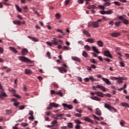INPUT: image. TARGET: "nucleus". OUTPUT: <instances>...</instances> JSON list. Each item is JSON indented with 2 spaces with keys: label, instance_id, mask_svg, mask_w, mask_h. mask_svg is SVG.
Returning <instances> with one entry per match:
<instances>
[{
  "label": "nucleus",
  "instance_id": "nucleus-25",
  "mask_svg": "<svg viewBox=\"0 0 129 129\" xmlns=\"http://www.w3.org/2000/svg\"><path fill=\"white\" fill-rule=\"evenodd\" d=\"M96 114L97 115H101V111L99 108L96 109Z\"/></svg>",
  "mask_w": 129,
  "mask_h": 129
},
{
  "label": "nucleus",
  "instance_id": "nucleus-44",
  "mask_svg": "<svg viewBox=\"0 0 129 129\" xmlns=\"http://www.w3.org/2000/svg\"><path fill=\"white\" fill-rule=\"evenodd\" d=\"M6 112L7 114H11L12 113V110H6Z\"/></svg>",
  "mask_w": 129,
  "mask_h": 129
},
{
  "label": "nucleus",
  "instance_id": "nucleus-61",
  "mask_svg": "<svg viewBox=\"0 0 129 129\" xmlns=\"http://www.w3.org/2000/svg\"><path fill=\"white\" fill-rule=\"evenodd\" d=\"M47 45H48V46H52V42H50L49 41L46 42Z\"/></svg>",
  "mask_w": 129,
  "mask_h": 129
},
{
  "label": "nucleus",
  "instance_id": "nucleus-42",
  "mask_svg": "<svg viewBox=\"0 0 129 129\" xmlns=\"http://www.w3.org/2000/svg\"><path fill=\"white\" fill-rule=\"evenodd\" d=\"M15 7L16 8V10H17V11H18V12H20V13H21V12H22V9H21V8H20V7H19V6L17 5H15Z\"/></svg>",
  "mask_w": 129,
  "mask_h": 129
},
{
  "label": "nucleus",
  "instance_id": "nucleus-38",
  "mask_svg": "<svg viewBox=\"0 0 129 129\" xmlns=\"http://www.w3.org/2000/svg\"><path fill=\"white\" fill-rule=\"evenodd\" d=\"M89 80H91V81H96V79L94 78L92 76L89 77Z\"/></svg>",
  "mask_w": 129,
  "mask_h": 129
},
{
  "label": "nucleus",
  "instance_id": "nucleus-50",
  "mask_svg": "<svg viewBox=\"0 0 129 129\" xmlns=\"http://www.w3.org/2000/svg\"><path fill=\"white\" fill-rule=\"evenodd\" d=\"M2 96H6V93L5 92L1 93V94H0V98H2Z\"/></svg>",
  "mask_w": 129,
  "mask_h": 129
},
{
  "label": "nucleus",
  "instance_id": "nucleus-29",
  "mask_svg": "<svg viewBox=\"0 0 129 129\" xmlns=\"http://www.w3.org/2000/svg\"><path fill=\"white\" fill-rule=\"evenodd\" d=\"M13 24L14 25H18L19 26H21V22L20 21L15 20L13 21Z\"/></svg>",
  "mask_w": 129,
  "mask_h": 129
},
{
  "label": "nucleus",
  "instance_id": "nucleus-48",
  "mask_svg": "<svg viewBox=\"0 0 129 129\" xmlns=\"http://www.w3.org/2000/svg\"><path fill=\"white\" fill-rule=\"evenodd\" d=\"M62 50L64 51V50H69V48L66 46H63V47L62 48Z\"/></svg>",
  "mask_w": 129,
  "mask_h": 129
},
{
  "label": "nucleus",
  "instance_id": "nucleus-10",
  "mask_svg": "<svg viewBox=\"0 0 129 129\" xmlns=\"http://www.w3.org/2000/svg\"><path fill=\"white\" fill-rule=\"evenodd\" d=\"M104 107L108 109L110 111H112V110H113V107L107 104H105Z\"/></svg>",
  "mask_w": 129,
  "mask_h": 129
},
{
  "label": "nucleus",
  "instance_id": "nucleus-53",
  "mask_svg": "<svg viewBox=\"0 0 129 129\" xmlns=\"http://www.w3.org/2000/svg\"><path fill=\"white\" fill-rule=\"evenodd\" d=\"M52 85H53L54 87H55V88H58V85L57 84H56V83H53L52 84Z\"/></svg>",
  "mask_w": 129,
  "mask_h": 129
},
{
  "label": "nucleus",
  "instance_id": "nucleus-8",
  "mask_svg": "<svg viewBox=\"0 0 129 129\" xmlns=\"http://www.w3.org/2000/svg\"><path fill=\"white\" fill-rule=\"evenodd\" d=\"M102 80H103V81H104V82L106 84H107L108 85H111V83L110 82V81H109V80H108V79H106L105 78H102Z\"/></svg>",
  "mask_w": 129,
  "mask_h": 129
},
{
  "label": "nucleus",
  "instance_id": "nucleus-1",
  "mask_svg": "<svg viewBox=\"0 0 129 129\" xmlns=\"http://www.w3.org/2000/svg\"><path fill=\"white\" fill-rule=\"evenodd\" d=\"M92 88L95 90H96V88H99V89H101V90H102V91H103L104 92H106V90H105V87L100 85H98L96 87L94 86H93Z\"/></svg>",
  "mask_w": 129,
  "mask_h": 129
},
{
  "label": "nucleus",
  "instance_id": "nucleus-32",
  "mask_svg": "<svg viewBox=\"0 0 129 129\" xmlns=\"http://www.w3.org/2000/svg\"><path fill=\"white\" fill-rule=\"evenodd\" d=\"M51 124L53 125V126H57V124H58V122L57 121V120H54V121L51 122Z\"/></svg>",
  "mask_w": 129,
  "mask_h": 129
},
{
  "label": "nucleus",
  "instance_id": "nucleus-52",
  "mask_svg": "<svg viewBox=\"0 0 129 129\" xmlns=\"http://www.w3.org/2000/svg\"><path fill=\"white\" fill-rule=\"evenodd\" d=\"M85 82H89V78H86L84 79Z\"/></svg>",
  "mask_w": 129,
  "mask_h": 129
},
{
  "label": "nucleus",
  "instance_id": "nucleus-13",
  "mask_svg": "<svg viewBox=\"0 0 129 129\" xmlns=\"http://www.w3.org/2000/svg\"><path fill=\"white\" fill-rule=\"evenodd\" d=\"M84 120H85V121H87L88 122H91V123H93V121L92 120V119H90V118L87 116L84 117Z\"/></svg>",
  "mask_w": 129,
  "mask_h": 129
},
{
  "label": "nucleus",
  "instance_id": "nucleus-46",
  "mask_svg": "<svg viewBox=\"0 0 129 129\" xmlns=\"http://www.w3.org/2000/svg\"><path fill=\"white\" fill-rule=\"evenodd\" d=\"M100 13L101 15H106V11H100Z\"/></svg>",
  "mask_w": 129,
  "mask_h": 129
},
{
  "label": "nucleus",
  "instance_id": "nucleus-6",
  "mask_svg": "<svg viewBox=\"0 0 129 129\" xmlns=\"http://www.w3.org/2000/svg\"><path fill=\"white\" fill-rule=\"evenodd\" d=\"M91 26L93 27V28H97L99 27V24H98V22H91Z\"/></svg>",
  "mask_w": 129,
  "mask_h": 129
},
{
  "label": "nucleus",
  "instance_id": "nucleus-18",
  "mask_svg": "<svg viewBox=\"0 0 129 129\" xmlns=\"http://www.w3.org/2000/svg\"><path fill=\"white\" fill-rule=\"evenodd\" d=\"M92 49L94 52H95L96 53H97V54H100V52L98 51V49H97V47L96 46H92Z\"/></svg>",
  "mask_w": 129,
  "mask_h": 129
},
{
  "label": "nucleus",
  "instance_id": "nucleus-11",
  "mask_svg": "<svg viewBox=\"0 0 129 129\" xmlns=\"http://www.w3.org/2000/svg\"><path fill=\"white\" fill-rule=\"evenodd\" d=\"M62 106L64 108H68L69 109H72L73 106L72 105H68L67 104H62Z\"/></svg>",
  "mask_w": 129,
  "mask_h": 129
},
{
  "label": "nucleus",
  "instance_id": "nucleus-22",
  "mask_svg": "<svg viewBox=\"0 0 129 129\" xmlns=\"http://www.w3.org/2000/svg\"><path fill=\"white\" fill-rule=\"evenodd\" d=\"M87 9H88L89 10H94L96 9V6H95V5H90L87 7Z\"/></svg>",
  "mask_w": 129,
  "mask_h": 129
},
{
  "label": "nucleus",
  "instance_id": "nucleus-41",
  "mask_svg": "<svg viewBox=\"0 0 129 129\" xmlns=\"http://www.w3.org/2000/svg\"><path fill=\"white\" fill-rule=\"evenodd\" d=\"M56 94L59 95V96H60L61 97H63V94L61 92H56Z\"/></svg>",
  "mask_w": 129,
  "mask_h": 129
},
{
  "label": "nucleus",
  "instance_id": "nucleus-27",
  "mask_svg": "<svg viewBox=\"0 0 129 129\" xmlns=\"http://www.w3.org/2000/svg\"><path fill=\"white\" fill-rule=\"evenodd\" d=\"M121 105H122V106H123V107H128L129 108V104L127 103H121Z\"/></svg>",
  "mask_w": 129,
  "mask_h": 129
},
{
  "label": "nucleus",
  "instance_id": "nucleus-47",
  "mask_svg": "<svg viewBox=\"0 0 129 129\" xmlns=\"http://www.w3.org/2000/svg\"><path fill=\"white\" fill-rule=\"evenodd\" d=\"M75 116H76L77 117H81V114H79V113H75Z\"/></svg>",
  "mask_w": 129,
  "mask_h": 129
},
{
  "label": "nucleus",
  "instance_id": "nucleus-35",
  "mask_svg": "<svg viewBox=\"0 0 129 129\" xmlns=\"http://www.w3.org/2000/svg\"><path fill=\"white\" fill-rule=\"evenodd\" d=\"M117 82H118L119 84H121V83H122V78H118Z\"/></svg>",
  "mask_w": 129,
  "mask_h": 129
},
{
  "label": "nucleus",
  "instance_id": "nucleus-64",
  "mask_svg": "<svg viewBox=\"0 0 129 129\" xmlns=\"http://www.w3.org/2000/svg\"><path fill=\"white\" fill-rule=\"evenodd\" d=\"M105 61H106L107 62H110L111 60L109 59V58H104Z\"/></svg>",
  "mask_w": 129,
  "mask_h": 129
},
{
  "label": "nucleus",
  "instance_id": "nucleus-24",
  "mask_svg": "<svg viewBox=\"0 0 129 129\" xmlns=\"http://www.w3.org/2000/svg\"><path fill=\"white\" fill-rule=\"evenodd\" d=\"M12 92L13 93V94H14V96H15V97H17V98H21V96H20V95L15 94V93H16V90H14V89H12Z\"/></svg>",
  "mask_w": 129,
  "mask_h": 129
},
{
  "label": "nucleus",
  "instance_id": "nucleus-4",
  "mask_svg": "<svg viewBox=\"0 0 129 129\" xmlns=\"http://www.w3.org/2000/svg\"><path fill=\"white\" fill-rule=\"evenodd\" d=\"M53 40H51V44L52 45H58V42H60V43H62V41L60 40H58V41H57V38H53Z\"/></svg>",
  "mask_w": 129,
  "mask_h": 129
},
{
  "label": "nucleus",
  "instance_id": "nucleus-31",
  "mask_svg": "<svg viewBox=\"0 0 129 129\" xmlns=\"http://www.w3.org/2000/svg\"><path fill=\"white\" fill-rule=\"evenodd\" d=\"M9 49L12 51V52H14V53H18V50H17V49H16V48H15L14 47H10Z\"/></svg>",
  "mask_w": 129,
  "mask_h": 129
},
{
  "label": "nucleus",
  "instance_id": "nucleus-45",
  "mask_svg": "<svg viewBox=\"0 0 129 129\" xmlns=\"http://www.w3.org/2000/svg\"><path fill=\"white\" fill-rule=\"evenodd\" d=\"M77 3L78 4H80L81 5H82V4H84V0H78Z\"/></svg>",
  "mask_w": 129,
  "mask_h": 129
},
{
  "label": "nucleus",
  "instance_id": "nucleus-56",
  "mask_svg": "<svg viewBox=\"0 0 129 129\" xmlns=\"http://www.w3.org/2000/svg\"><path fill=\"white\" fill-rule=\"evenodd\" d=\"M119 63H120L121 67H124V63H123V62L121 61L119 62Z\"/></svg>",
  "mask_w": 129,
  "mask_h": 129
},
{
  "label": "nucleus",
  "instance_id": "nucleus-55",
  "mask_svg": "<svg viewBox=\"0 0 129 129\" xmlns=\"http://www.w3.org/2000/svg\"><path fill=\"white\" fill-rule=\"evenodd\" d=\"M0 53L3 54L4 53V48L0 46Z\"/></svg>",
  "mask_w": 129,
  "mask_h": 129
},
{
  "label": "nucleus",
  "instance_id": "nucleus-15",
  "mask_svg": "<svg viewBox=\"0 0 129 129\" xmlns=\"http://www.w3.org/2000/svg\"><path fill=\"white\" fill-rule=\"evenodd\" d=\"M72 60L74 61H76L77 62H79V63H81V60L80 58L76 57V56H73L72 57Z\"/></svg>",
  "mask_w": 129,
  "mask_h": 129
},
{
  "label": "nucleus",
  "instance_id": "nucleus-59",
  "mask_svg": "<svg viewBox=\"0 0 129 129\" xmlns=\"http://www.w3.org/2000/svg\"><path fill=\"white\" fill-rule=\"evenodd\" d=\"M22 126H27L28 125V123H21Z\"/></svg>",
  "mask_w": 129,
  "mask_h": 129
},
{
  "label": "nucleus",
  "instance_id": "nucleus-28",
  "mask_svg": "<svg viewBox=\"0 0 129 129\" xmlns=\"http://www.w3.org/2000/svg\"><path fill=\"white\" fill-rule=\"evenodd\" d=\"M25 74H26L27 75H29L32 73V71H31V70L26 69L25 70Z\"/></svg>",
  "mask_w": 129,
  "mask_h": 129
},
{
  "label": "nucleus",
  "instance_id": "nucleus-57",
  "mask_svg": "<svg viewBox=\"0 0 129 129\" xmlns=\"http://www.w3.org/2000/svg\"><path fill=\"white\" fill-rule=\"evenodd\" d=\"M114 4H115L116 6H121L120 3L119 2H115L114 3Z\"/></svg>",
  "mask_w": 129,
  "mask_h": 129
},
{
  "label": "nucleus",
  "instance_id": "nucleus-37",
  "mask_svg": "<svg viewBox=\"0 0 129 129\" xmlns=\"http://www.w3.org/2000/svg\"><path fill=\"white\" fill-rule=\"evenodd\" d=\"M90 62H91V63H93V64H96L97 63V61L95 60V59H93V58L90 59Z\"/></svg>",
  "mask_w": 129,
  "mask_h": 129
},
{
  "label": "nucleus",
  "instance_id": "nucleus-16",
  "mask_svg": "<svg viewBox=\"0 0 129 129\" xmlns=\"http://www.w3.org/2000/svg\"><path fill=\"white\" fill-rule=\"evenodd\" d=\"M49 106H50L51 107H55L56 108H57V107H59V105L55 103L52 102L50 103Z\"/></svg>",
  "mask_w": 129,
  "mask_h": 129
},
{
  "label": "nucleus",
  "instance_id": "nucleus-5",
  "mask_svg": "<svg viewBox=\"0 0 129 129\" xmlns=\"http://www.w3.org/2000/svg\"><path fill=\"white\" fill-rule=\"evenodd\" d=\"M57 69L59 70V72L60 73H66L67 72V70L62 67L57 68Z\"/></svg>",
  "mask_w": 129,
  "mask_h": 129
},
{
  "label": "nucleus",
  "instance_id": "nucleus-21",
  "mask_svg": "<svg viewBox=\"0 0 129 129\" xmlns=\"http://www.w3.org/2000/svg\"><path fill=\"white\" fill-rule=\"evenodd\" d=\"M83 33L85 35H86L87 37H91V35H90V34H89V32H88V31L86 30H84Z\"/></svg>",
  "mask_w": 129,
  "mask_h": 129
},
{
  "label": "nucleus",
  "instance_id": "nucleus-26",
  "mask_svg": "<svg viewBox=\"0 0 129 129\" xmlns=\"http://www.w3.org/2000/svg\"><path fill=\"white\" fill-rule=\"evenodd\" d=\"M97 44L99 47H103V42L101 40L97 41Z\"/></svg>",
  "mask_w": 129,
  "mask_h": 129
},
{
  "label": "nucleus",
  "instance_id": "nucleus-3",
  "mask_svg": "<svg viewBox=\"0 0 129 129\" xmlns=\"http://www.w3.org/2000/svg\"><path fill=\"white\" fill-rule=\"evenodd\" d=\"M118 19L119 20H121V21H122L123 24H124L125 25H128L129 21L127 19H124V18H123V17H122V16H119L118 17Z\"/></svg>",
  "mask_w": 129,
  "mask_h": 129
},
{
  "label": "nucleus",
  "instance_id": "nucleus-58",
  "mask_svg": "<svg viewBox=\"0 0 129 129\" xmlns=\"http://www.w3.org/2000/svg\"><path fill=\"white\" fill-rule=\"evenodd\" d=\"M29 114V115L33 116V114H34V112H33V111L30 110Z\"/></svg>",
  "mask_w": 129,
  "mask_h": 129
},
{
  "label": "nucleus",
  "instance_id": "nucleus-7",
  "mask_svg": "<svg viewBox=\"0 0 129 129\" xmlns=\"http://www.w3.org/2000/svg\"><path fill=\"white\" fill-rule=\"evenodd\" d=\"M63 115L64 114H56V117H53L55 119H63Z\"/></svg>",
  "mask_w": 129,
  "mask_h": 129
},
{
  "label": "nucleus",
  "instance_id": "nucleus-40",
  "mask_svg": "<svg viewBox=\"0 0 129 129\" xmlns=\"http://www.w3.org/2000/svg\"><path fill=\"white\" fill-rule=\"evenodd\" d=\"M111 14H113V12L111 10L106 11V15H111Z\"/></svg>",
  "mask_w": 129,
  "mask_h": 129
},
{
  "label": "nucleus",
  "instance_id": "nucleus-20",
  "mask_svg": "<svg viewBox=\"0 0 129 129\" xmlns=\"http://www.w3.org/2000/svg\"><path fill=\"white\" fill-rule=\"evenodd\" d=\"M120 35V33H119V32H114L112 33L111 34V36H112V37H119V35Z\"/></svg>",
  "mask_w": 129,
  "mask_h": 129
},
{
  "label": "nucleus",
  "instance_id": "nucleus-34",
  "mask_svg": "<svg viewBox=\"0 0 129 129\" xmlns=\"http://www.w3.org/2000/svg\"><path fill=\"white\" fill-rule=\"evenodd\" d=\"M82 55L86 58L88 57V53H87L86 51H83L82 52Z\"/></svg>",
  "mask_w": 129,
  "mask_h": 129
},
{
  "label": "nucleus",
  "instance_id": "nucleus-63",
  "mask_svg": "<svg viewBox=\"0 0 129 129\" xmlns=\"http://www.w3.org/2000/svg\"><path fill=\"white\" fill-rule=\"evenodd\" d=\"M121 24V22H117L115 23V26H118L119 25H120Z\"/></svg>",
  "mask_w": 129,
  "mask_h": 129
},
{
  "label": "nucleus",
  "instance_id": "nucleus-60",
  "mask_svg": "<svg viewBox=\"0 0 129 129\" xmlns=\"http://www.w3.org/2000/svg\"><path fill=\"white\" fill-rule=\"evenodd\" d=\"M81 127V126L80 125H76L75 126L76 129H79Z\"/></svg>",
  "mask_w": 129,
  "mask_h": 129
},
{
  "label": "nucleus",
  "instance_id": "nucleus-12",
  "mask_svg": "<svg viewBox=\"0 0 129 129\" xmlns=\"http://www.w3.org/2000/svg\"><path fill=\"white\" fill-rule=\"evenodd\" d=\"M95 41V39L94 38H88L85 40V42H88V43H90L91 44H92L94 43Z\"/></svg>",
  "mask_w": 129,
  "mask_h": 129
},
{
  "label": "nucleus",
  "instance_id": "nucleus-33",
  "mask_svg": "<svg viewBox=\"0 0 129 129\" xmlns=\"http://www.w3.org/2000/svg\"><path fill=\"white\" fill-rule=\"evenodd\" d=\"M75 122L77 123V125H80V124H82V122L78 119L75 120Z\"/></svg>",
  "mask_w": 129,
  "mask_h": 129
},
{
  "label": "nucleus",
  "instance_id": "nucleus-36",
  "mask_svg": "<svg viewBox=\"0 0 129 129\" xmlns=\"http://www.w3.org/2000/svg\"><path fill=\"white\" fill-rule=\"evenodd\" d=\"M84 48L86 50H87L88 51H90V50H91V48L88 45H85Z\"/></svg>",
  "mask_w": 129,
  "mask_h": 129
},
{
  "label": "nucleus",
  "instance_id": "nucleus-62",
  "mask_svg": "<svg viewBox=\"0 0 129 129\" xmlns=\"http://www.w3.org/2000/svg\"><path fill=\"white\" fill-rule=\"evenodd\" d=\"M104 96H107V97H111V95L110 94H106L104 95Z\"/></svg>",
  "mask_w": 129,
  "mask_h": 129
},
{
  "label": "nucleus",
  "instance_id": "nucleus-49",
  "mask_svg": "<svg viewBox=\"0 0 129 129\" xmlns=\"http://www.w3.org/2000/svg\"><path fill=\"white\" fill-rule=\"evenodd\" d=\"M124 123H125V122L122 121V120L120 122L121 126H124Z\"/></svg>",
  "mask_w": 129,
  "mask_h": 129
},
{
  "label": "nucleus",
  "instance_id": "nucleus-51",
  "mask_svg": "<svg viewBox=\"0 0 129 129\" xmlns=\"http://www.w3.org/2000/svg\"><path fill=\"white\" fill-rule=\"evenodd\" d=\"M93 116L94 118H95V119H97V120H100V119H99L98 117H97L96 115H93Z\"/></svg>",
  "mask_w": 129,
  "mask_h": 129
},
{
  "label": "nucleus",
  "instance_id": "nucleus-23",
  "mask_svg": "<svg viewBox=\"0 0 129 129\" xmlns=\"http://www.w3.org/2000/svg\"><path fill=\"white\" fill-rule=\"evenodd\" d=\"M28 38H29V39H30V40H32V41H33V42H38V39H37L36 38L33 37H31V36H28Z\"/></svg>",
  "mask_w": 129,
  "mask_h": 129
},
{
  "label": "nucleus",
  "instance_id": "nucleus-39",
  "mask_svg": "<svg viewBox=\"0 0 129 129\" xmlns=\"http://www.w3.org/2000/svg\"><path fill=\"white\" fill-rule=\"evenodd\" d=\"M109 6H110V3L109 2H106L103 4V7H109Z\"/></svg>",
  "mask_w": 129,
  "mask_h": 129
},
{
  "label": "nucleus",
  "instance_id": "nucleus-19",
  "mask_svg": "<svg viewBox=\"0 0 129 129\" xmlns=\"http://www.w3.org/2000/svg\"><path fill=\"white\" fill-rule=\"evenodd\" d=\"M27 54H28V49H27L26 48H24L23 49H22V55H23V56H25Z\"/></svg>",
  "mask_w": 129,
  "mask_h": 129
},
{
  "label": "nucleus",
  "instance_id": "nucleus-9",
  "mask_svg": "<svg viewBox=\"0 0 129 129\" xmlns=\"http://www.w3.org/2000/svg\"><path fill=\"white\" fill-rule=\"evenodd\" d=\"M104 54L107 57H109V58H112V55L110 54V52L108 50H105L104 52Z\"/></svg>",
  "mask_w": 129,
  "mask_h": 129
},
{
  "label": "nucleus",
  "instance_id": "nucleus-17",
  "mask_svg": "<svg viewBox=\"0 0 129 129\" xmlns=\"http://www.w3.org/2000/svg\"><path fill=\"white\" fill-rule=\"evenodd\" d=\"M90 98L91 99H92V100H96V101H101V99L96 96L90 97Z\"/></svg>",
  "mask_w": 129,
  "mask_h": 129
},
{
  "label": "nucleus",
  "instance_id": "nucleus-30",
  "mask_svg": "<svg viewBox=\"0 0 129 129\" xmlns=\"http://www.w3.org/2000/svg\"><path fill=\"white\" fill-rule=\"evenodd\" d=\"M4 1L2 2V4L3 5H5V6H11V5L9 3H8V2H9V0H3Z\"/></svg>",
  "mask_w": 129,
  "mask_h": 129
},
{
  "label": "nucleus",
  "instance_id": "nucleus-2",
  "mask_svg": "<svg viewBox=\"0 0 129 129\" xmlns=\"http://www.w3.org/2000/svg\"><path fill=\"white\" fill-rule=\"evenodd\" d=\"M19 59L20 61H23V62H26L27 63H31V61L29 59V58L25 56H19Z\"/></svg>",
  "mask_w": 129,
  "mask_h": 129
},
{
  "label": "nucleus",
  "instance_id": "nucleus-14",
  "mask_svg": "<svg viewBox=\"0 0 129 129\" xmlns=\"http://www.w3.org/2000/svg\"><path fill=\"white\" fill-rule=\"evenodd\" d=\"M95 94H96V95H97L98 96H99L100 97H104L103 93L100 92L96 91L95 92Z\"/></svg>",
  "mask_w": 129,
  "mask_h": 129
},
{
  "label": "nucleus",
  "instance_id": "nucleus-54",
  "mask_svg": "<svg viewBox=\"0 0 129 129\" xmlns=\"http://www.w3.org/2000/svg\"><path fill=\"white\" fill-rule=\"evenodd\" d=\"M98 8H99L101 10H104V9H105V8H104V6H102L101 5H99Z\"/></svg>",
  "mask_w": 129,
  "mask_h": 129
},
{
  "label": "nucleus",
  "instance_id": "nucleus-43",
  "mask_svg": "<svg viewBox=\"0 0 129 129\" xmlns=\"http://www.w3.org/2000/svg\"><path fill=\"white\" fill-rule=\"evenodd\" d=\"M68 126L70 128H72L73 127V124L72 122L68 123Z\"/></svg>",
  "mask_w": 129,
  "mask_h": 129
}]
</instances>
